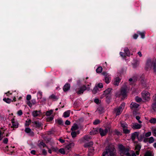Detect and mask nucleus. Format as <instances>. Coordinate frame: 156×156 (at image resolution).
Segmentation results:
<instances>
[{
	"mask_svg": "<svg viewBox=\"0 0 156 156\" xmlns=\"http://www.w3.org/2000/svg\"><path fill=\"white\" fill-rule=\"evenodd\" d=\"M90 138L91 137L89 135L85 136L83 137V139L86 141H88Z\"/></svg>",
	"mask_w": 156,
	"mask_h": 156,
	"instance_id": "72a5a7b5",
	"label": "nucleus"
},
{
	"mask_svg": "<svg viewBox=\"0 0 156 156\" xmlns=\"http://www.w3.org/2000/svg\"><path fill=\"white\" fill-rule=\"evenodd\" d=\"M78 128V126L77 125H75L72 126L71 130L72 131H74L77 130Z\"/></svg>",
	"mask_w": 156,
	"mask_h": 156,
	"instance_id": "f704fd0d",
	"label": "nucleus"
},
{
	"mask_svg": "<svg viewBox=\"0 0 156 156\" xmlns=\"http://www.w3.org/2000/svg\"><path fill=\"white\" fill-rule=\"evenodd\" d=\"M97 86L98 87V88H102L103 87V85L102 83H99L98 84Z\"/></svg>",
	"mask_w": 156,
	"mask_h": 156,
	"instance_id": "6e6d98bb",
	"label": "nucleus"
},
{
	"mask_svg": "<svg viewBox=\"0 0 156 156\" xmlns=\"http://www.w3.org/2000/svg\"><path fill=\"white\" fill-rule=\"evenodd\" d=\"M141 95L143 99L146 101H148L151 99L150 94L147 91H143L141 93Z\"/></svg>",
	"mask_w": 156,
	"mask_h": 156,
	"instance_id": "7ed1b4c3",
	"label": "nucleus"
},
{
	"mask_svg": "<svg viewBox=\"0 0 156 156\" xmlns=\"http://www.w3.org/2000/svg\"><path fill=\"white\" fill-rule=\"evenodd\" d=\"M127 89V87L126 86H124L121 88V94L123 97H126V90Z\"/></svg>",
	"mask_w": 156,
	"mask_h": 156,
	"instance_id": "1a4fd4ad",
	"label": "nucleus"
},
{
	"mask_svg": "<svg viewBox=\"0 0 156 156\" xmlns=\"http://www.w3.org/2000/svg\"><path fill=\"white\" fill-rule=\"evenodd\" d=\"M125 105V103H122L119 108L115 109L114 111L117 115H119L121 114L124 109Z\"/></svg>",
	"mask_w": 156,
	"mask_h": 156,
	"instance_id": "20e7f679",
	"label": "nucleus"
},
{
	"mask_svg": "<svg viewBox=\"0 0 156 156\" xmlns=\"http://www.w3.org/2000/svg\"><path fill=\"white\" fill-rule=\"evenodd\" d=\"M40 111H37V110L34 111L32 112V115L34 117H36L40 114Z\"/></svg>",
	"mask_w": 156,
	"mask_h": 156,
	"instance_id": "aec40b11",
	"label": "nucleus"
},
{
	"mask_svg": "<svg viewBox=\"0 0 156 156\" xmlns=\"http://www.w3.org/2000/svg\"><path fill=\"white\" fill-rule=\"evenodd\" d=\"M53 112V111L52 110H51L49 111H47L45 113V115L47 116H50L52 114Z\"/></svg>",
	"mask_w": 156,
	"mask_h": 156,
	"instance_id": "cd10ccee",
	"label": "nucleus"
},
{
	"mask_svg": "<svg viewBox=\"0 0 156 156\" xmlns=\"http://www.w3.org/2000/svg\"><path fill=\"white\" fill-rule=\"evenodd\" d=\"M141 148V146L139 144H136L135 147V149L139 151Z\"/></svg>",
	"mask_w": 156,
	"mask_h": 156,
	"instance_id": "8fccbe9b",
	"label": "nucleus"
},
{
	"mask_svg": "<svg viewBox=\"0 0 156 156\" xmlns=\"http://www.w3.org/2000/svg\"><path fill=\"white\" fill-rule=\"evenodd\" d=\"M99 133H100L101 136H105L106 135L108 131H110L111 128L110 127H106L105 129H103L101 128H99Z\"/></svg>",
	"mask_w": 156,
	"mask_h": 156,
	"instance_id": "423d86ee",
	"label": "nucleus"
},
{
	"mask_svg": "<svg viewBox=\"0 0 156 156\" xmlns=\"http://www.w3.org/2000/svg\"><path fill=\"white\" fill-rule=\"evenodd\" d=\"M3 100L4 101L8 103H10L11 102H12L13 101L11 99H10L9 98H5L3 99Z\"/></svg>",
	"mask_w": 156,
	"mask_h": 156,
	"instance_id": "c85d7f7f",
	"label": "nucleus"
},
{
	"mask_svg": "<svg viewBox=\"0 0 156 156\" xmlns=\"http://www.w3.org/2000/svg\"><path fill=\"white\" fill-rule=\"evenodd\" d=\"M70 88V84L69 83H66L64 86L63 90L64 91H66L69 89Z\"/></svg>",
	"mask_w": 156,
	"mask_h": 156,
	"instance_id": "4be33fe9",
	"label": "nucleus"
},
{
	"mask_svg": "<svg viewBox=\"0 0 156 156\" xmlns=\"http://www.w3.org/2000/svg\"><path fill=\"white\" fill-rule=\"evenodd\" d=\"M42 153L44 155H46L47 154V152L44 149H43Z\"/></svg>",
	"mask_w": 156,
	"mask_h": 156,
	"instance_id": "13d9d810",
	"label": "nucleus"
},
{
	"mask_svg": "<svg viewBox=\"0 0 156 156\" xmlns=\"http://www.w3.org/2000/svg\"><path fill=\"white\" fill-rule=\"evenodd\" d=\"M151 132H148L145 133V136L146 137H148L150 136H151Z\"/></svg>",
	"mask_w": 156,
	"mask_h": 156,
	"instance_id": "3c124183",
	"label": "nucleus"
},
{
	"mask_svg": "<svg viewBox=\"0 0 156 156\" xmlns=\"http://www.w3.org/2000/svg\"><path fill=\"white\" fill-rule=\"evenodd\" d=\"M71 135L73 138L75 137L76 136V132L75 131H72L71 133Z\"/></svg>",
	"mask_w": 156,
	"mask_h": 156,
	"instance_id": "a19ab883",
	"label": "nucleus"
},
{
	"mask_svg": "<svg viewBox=\"0 0 156 156\" xmlns=\"http://www.w3.org/2000/svg\"><path fill=\"white\" fill-rule=\"evenodd\" d=\"M153 109L156 112V102L153 103L151 105Z\"/></svg>",
	"mask_w": 156,
	"mask_h": 156,
	"instance_id": "c9c22d12",
	"label": "nucleus"
},
{
	"mask_svg": "<svg viewBox=\"0 0 156 156\" xmlns=\"http://www.w3.org/2000/svg\"><path fill=\"white\" fill-rule=\"evenodd\" d=\"M112 89L111 88H108L104 91L103 95L106 97V101L109 102L111 99V91Z\"/></svg>",
	"mask_w": 156,
	"mask_h": 156,
	"instance_id": "f257e3e1",
	"label": "nucleus"
},
{
	"mask_svg": "<svg viewBox=\"0 0 156 156\" xmlns=\"http://www.w3.org/2000/svg\"><path fill=\"white\" fill-rule=\"evenodd\" d=\"M31 153L33 154H35L36 153V151L35 150H32L31 151Z\"/></svg>",
	"mask_w": 156,
	"mask_h": 156,
	"instance_id": "774afa93",
	"label": "nucleus"
},
{
	"mask_svg": "<svg viewBox=\"0 0 156 156\" xmlns=\"http://www.w3.org/2000/svg\"><path fill=\"white\" fill-rule=\"evenodd\" d=\"M138 36V34H135L133 35V38L135 39H136L137 38Z\"/></svg>",
	"mask_w": 156,
	"mask_h": 156,
	"instance_id": "338daca9",
	"label": "nucleus"
},
{
	"mask_svg": "<svg viewBox=\"0 0 156 156\" xmlns=\"http://www.w3.org/2000/svg\"><path fill=\"white\" fill-rule=\"evenodd\" d=\"M52 149L54 151H55V152L57 151H58V148L57 147L56 148L52 147Z\"/></svg>",
	"mask_w": 156,
	"mask_h": 156,
	"instance_id": "69168bd1",
	"label": "nucleus"
},
{
	"mask_svg": "<svg viewBox=\"0 0 156 156\" xmlns=\"http://www.w3.org/2000/svg\"><path fill=\"white\" fill-rule=\"evenodd\" d=\"M102 74L104 76L105 82L107 84L109 83L111 80L110 75L108 73L105 72H102Z\"/></svg>",
	"mask_w": 156,
	"mask_h": 156,
	"instance_id": "0eeeda50",
	"label": "nucleus"
},
{
	"mask_svg": "<svg viewBox=\"0 0 156 156\" xmlns=\"http://www.w3.org/2000/svg\"><path fill=\"white\" fill-rule=\"evenodd\" d=\"M102 70V68L101 66L98 67L96 69V72L98 73H101Z\"/></svg>",
	"mask_w": 156,
	"mask_h": 156,
	"instance_id": "2f4dec72",
	"label": "nucleus"
},
{
	"mask_svg": "<svg viewBox=\"0 0 156 156\" xmlns=\"http://www.w3.org/2000/svg\"><path fill=\"white\" fill-rule=\"evenodd\" d=\"M144 156H152V155L151 152L148 151L145 153Z\"/></svg>",
	"mask_w": 156,
	"mask_h": 156,
	"instance_id": "ea45409f",
	"label": "nucleus"
},
{
	"mask_svg": "<svg viewBox=\"0 0 156 156\" xmlns=\"http://www.w3.org/2000/svg\"><path fill=\"white\" fill-rule=\"evenodd\" d=\"M139 105L135 102H132L130 105V107L131 108L136 109L138 108Z\"/></svg>",
	"mask_w": 156,
	"mask_h": 156,
	"instance_id": "f3484780",
	"label": "nucleus"
},
{
	"mask_svg": "<svg viewBox=\"0 0 156 156\" xmlns=\"http://www.w3.org/2000/svg\"><path fill=\"white\" fill-rule=\"evenodd\" d=\"M31 122V120L30 119H29L28 120H27L26 121L25 124V126H28L29 125Z\"/></svg>",
	"mask_w": 156,
	"mask_h": 156,
	"instance_id": "a18cd8bd",
	"label": "nucleus"
},
{
	"mask_svg": "<svg viewBox=\"0 0 156 156\" xmlns=\"http://www.w3.org/2000/svg\"><path fill=\"white\" fill-rule=\"evenodd\" d=\"M94 102H95L96 103L98 104L99 102V100L98 99H94Z\"/></svg>",
	"mask_w": 156,
	"mask_h": 156,
	"instance_id": "0e129e2a",
	"label": "nucleus"
},
{
	"mask_svg": "<svg viewBox=\"0 0 156 156\" xmlns=\"http://www.w3.org/2000/svg\"><path fill=\"white\" fill-rule=\"evenodd\" d=\"M27 104L30 107H31L32 106L31 101H29L27 102Z\"/></svg>",
	"mask_w": 156,
	"mask_h": 156,
	"instance_id": "4d7b16f0",
	"label": "nucleus"
},
{
	"mask_svg": "<svg viewBox=\"0 0 156 156\" xmlns=\"http://www.w3.org/2000/svg\"><path fill=\"white\" fill-rule=\"evenodd\" d=\"M65 123L66 125H69L70 124V122L68 120H67L66 121Z\"/></svg>",
	"mask_w": 156,
	"mask_h": 156,
	"instance_id": "e2e57ef3",
	"label": "nucleus"
},
{
	"mask_svg": "<svg viewBox=\"0 0 156 156\" xmlns=\"http://www.w3.org/2000/svg\"><path fill=\"white\" fill-rule=\"evenodd\" d=\"M121 80V79L119 77L115 78L114 80L113 84L115 86H118Z\"/></svg>",
	"mask_w": 156,
	"mask_h": 156,
	"instance_id": "f8f14e48",
	"label": "nucleus"
},
{
	"mask_svg": "<svg viewBox=\"0 0 156 156\" xmlns=\"http://www.w3.org/2000/svg\"><path fill=\"white\" fill-rule=\"evenodd\" d=\"M32 105H34L36 103V101L35 99H33L31 101Z\"/></svg>",
	"mask_w": 156,
	"mask_h": 156,
	"instance_id": "bf43d9fd",
	"label": "nucleus"
},
{
	"mask_svg": "<svg viewBox=\"0 0 156 156\" xmlns=\"http://www.w3.org/2000/svg\"><path fill=\"white\" fill-rule=\"evenodd\" d=\"M37 95L39 97L38 98V99L40 98L41 99L42 97V93L40 91L38 92L37 93Z\"/></svg>",
	"mask_w": 156,
	"mask_h": 156,
	"instance_id": "49530a36",
	"label": "nucleus"
},
{
	"mask_svg": "<svg viewBox=\"0 0 156 156\" xmlns=\"http://www.w3.org/2000/svg\"><path fill=\"white\" fill-rule=\"evenodd\" d=\"M135 100L137 102H140L142 101V99L141 98L136 96L135 97Z\"/></svg>",
	"mask_w": 156,
	"mask_h": 156,
	"instance_id": "37998d69",
	"label": "nucleus"
},
{
	"mask_svg": "<svg viewBox=\"0 0 156 156\" xmlns=\"http://www.w3.org/2000/svg\"><path fill=\"white\" fill-rule=\"evenodd\" d=\"M61 154H65V150L64 148H60L58 151Z\"/></svg>",
	"mask_w": 156,
	"mask_h": 156,
	"instance_id": "e433bc0d",
	"label": "nucleus"
},
{
	"mask_svg": "<svg viewBox=\"0 0 156 156\" xmlns=\"http://www.w3.org/2000/svg\"><path fill=\"white\" fill-rule=\"evenodd\" d=\"M124 51L125 54L127 56H129L130 53L129 50L128 48L126 47L124 49Z\"/></svg>",
	"mask_w": 156,
	"mask_h": 156,
	"instance_id": "393cba45",
	"label": "nucleus"
},
{
	"mask_svg": "<svg viewBox=\"0 0 156 156\" xmlns=\"http://www.w3.org/2000/svg\"><path fill=\"white\" fill-rule=\"evenodd\" d=\"M152 67L154 74L156 75V58L155 59L154 62H153Z\"/></svg>",
	"mask_w": 156,
	"mask_h": 156,
	"instance_id": "5701e85b",
	"label": "nucleus"
},
{
	"mask_svg": "<svg viewBox=\"0 0 156 156\" xmlns=\"http://www.w3.org/2000/svg\"><path fill=\"white\" fill-rule=\"evenodd\" d=\"M57 123L60 125H62L63 124V121L61 119H58L57 120Z\"/></svg>",
	"mask_w": 156,
	"mask_h": 156,
	"instance_id": "09e8293b",
	"label": "nucleus"
},
{
	"mask_svg": "<svg viewBox=\"0 0 156 156\" xmlns=\"http://www.w3.org/2000/svg\"><path fill=\"white\" fill-rule=\"evenodd\" d=\"M33 126L38 128H40L43 125L41 123L37 121H34L32 122Z\"/></svg>",
	"mask_w": 156,
	"mask_h": 156,
	"instance_id": "9b49d317",
	"label": "nucleus"
},
{
	"mask_svg": "<svg viewBox=\"0 0 156 156\" xmlns=\"http://www.w3.org/2000/svg\"><path fill=\"white\" fill-rule=\"evenodd\" d=\"M26 98L27 100L29 101L31 98V96L30 94L27 95V96Z\"/></svg>",
	"mask_w": 156,
	"mask_h": 156,
	"instance_id": "680f3d73",
	"label": "nucleus"
},
{
	"mask_svg": "<svg viewBox=\"0 0 156 156\" xmlns=\"http://www.w3.org/2000/svg\"><path fill=\"white\" fill-rule=\"evenodd\" d=\"M11 122L12 126H11L12 128H17L19 126V123L17 120H15L14 118L11 119Z\"/></svg>",
	"mask_w": 156,
	"mask_h": 156,
	"instance_id": "9d476101",
	"label": "nucleus"
},
{
	"mask_svg": "<svg viewBox=\"0 0 156 156\" xmlns=\"http://www.w3.org/2000/svg\"><path fill=\"white\" fill-rule=\"evenodd\" d=\"M87 89L86 86L83 85L76 89L77 94L79 95L83 94L84 92Z\"/></svg>",
	"mask_w": 156,
	"mask_h": 156,
	"instance_id": "39448f33",
	"label": "nucleus"
},
{
	"mask_svg": "<svg viewBox=\"0 0 156 156\" xmlns=\"http://www.w3.org/2000/svg\"><path fill=\"white\" fill-rule=\"evenodd\" d=\"M100 122V121L98 119H96L93 122V124L94 125H97Z\"/></svg>",
	"mask_w": 156,
	"mask_h": 156,
	"instance_id": "603ef678",
	"label": "nucleus"
},
{
	"mask_svg": "<svg viewBox=\"0 0 156 156\" xmlns=\"http://www.w3.org/2000/svg\"><path fill=\"white\" fill-rule=\"evenodd\" d=\"M144 136V135L143 134L140 135V136L139 135L137 138L138 140L140 141H142L143 138Z\"/></svg>",
	"mask_w": 156,
	"mask_h": 156,
	"instance_id": "58836bf2",
	"label": "nucleus"
},
{
	"mask_svg": "<svg viewBox=\"0 0 156 156\" xmlns=\"http://www.w3.org/2000/svg\"><path fill=\"white\" fill-rule=\"evenodd\" d=\"M139 135V132H135L132 134L131 139L133 141H134L136 137L137 138V136Z\"/></svg>",
	"mask_w": 156,
	"mask_h": 156,
	"instance_id": "dca6fc26",
	"label": "nucleus"
},
{
	"mask_svg": "<svg viewBox=\"0 0 156 156\" xmlns=\"http://www.w3.org/2000/svg\"><path fill=\"white\" fill-rule=\"evenodd\" d=\"M99 129L98 128H97L94 129L90 133V134L91 135H94L98 133H99Z\"/></svg>",
	"mask_w": 156,
	"mask_h": 156,
	"instance_id": "2eb2a0df",
	"label": "nucleus"
},
{
	"mask_svg": "<svg viewBox=\"0 0 156 156\" xmlns=\"http://www.w3.org/2000/svg\"><path fill=\"white\" fill-rule=\"evenodd\" d=\"M8 142V139L7 138H5L3 140V142L4 144H7Z\"/></svg>",
	"mask_w": 156,
	"mask_h": 156,
	"instance_id": "052dcab7",
	"label": "nucleus"
},
{
	"mask_svg": "<svg viewBox=\"0 0 156 156\" xmlns=\"http://www.w3.org/2000/svg\"><path fill=\"white\" fill-rule=\"evenodd\" d=\"M154 141V138L151 136L149 138L148 142L149 143L151 144L153 143Z\"/></svg>",
	"mask_w": 156,
	"mask_h": 156,
	"instance_id": "4c0bfd02",
	"label": "nucleus"
},
{
	"mask_svg": "<svg viewBox=\"0 0 156 156\" xmlns=\"http://www.w3.org/2000/svg\"><path fill=\"white\" fill-rule=\"evenodd\" d=\"M99 91L98 88L97 86H95L92 90V92L94 94H96Z\"/></svg>",
	"mask_w": 156,
	"mask_h": 156,
	"instance_id": "b1692460",
	"label": "nucleus"
},
{
	"mask_svg": "<svg viewBox=\"0 0 156 156\" xmlns=\"http://www.w3.org/2000/svg\"><path fill=\"white\" fill-rule=\"evenodd\" d=\"M118 147L119 151L121 153L122 152H123L125 150L126 148L125 147V146H123L122 144H119Z\"/></svg>",
	"mask_w": 156,
	"mask_h": 156,
	"instance_id": "412c9836",
	"label": "nucleus"
},
{
	"mask_svg": "<svg viewBox=\"0 0 156 156\" xmlns=\"http://www.w3.org/2000/svg\"><path fill=\"white\" fill-rule=\"evenodd\" d=\"M17 114L19 116L23 114V112L22 110H19L17 112Z\"/></svg>",
	"mask_w": 156,
	"mask_h": 156,
	"instance_id": "864d4df0",
	"label": "nucleus"
},
{
	"mask_svg": "<svg viewBox=\"0 0 156 156\" xmlns=\"http://www.w3.org/2000/svg\"><path fill=\"white\" fill-rule=\"evenodd\" d=\"M25 131L27 133H29V134L31 136H33L34 135V132L32 131L31 129L29 128H26Z\"/></svg>",
	"mask_w": 156,
	"mask_h": 156,
	"instance_id": "a211bd4d",
	"label": "nucleus"
},
{
	"mask_svg": "<svg viewBox=\"0 0 156 156\" xmlns=\"http://www.w3.org/2000/svg\"><path fill=\"white\" fill-rule=\"evenodd\" d=\"M98 111L99 113L101 114L104 112V109L101 107H99L98 109Z\"/></svg>",
	"mask_w": 156,
	"mask_h": 156,
	"instance_id": "7c9ffc66",
	"label": "nucleus"
},
{
	"mask_svg": "<svg viewBox=\"0 0 156 156\" xmlns=\"http://www.w3.org/2000/svg\"><path fill=\"white\" fill-rule=\"evenodd\" d=\"M153 62L151 59H148L147 61L145 69L146 70H149L151 68L152 65L153 66Z\"/></svg>",
	"mask_w": 156,
	"mask_h": 156,
	"instance_id": "6e6552de",
	"label": "nucleus"
},
{
	"mask_svg": "<svg viewBox=\"0 0 156 156\" xmlns=\"http://www.w3.org/2000/svg\"><path fill=\"white\" fill-rule=\"evenodd\" d=\"M53 118L54 116H51L48 117L46 119L47 121V122L51 121L53 119Z\"/></svg>",
	"mask_w": 156,
	"mask_h": 156,
	"instance_id": "79ce46f5",
	"label": "nucleus"
},
{
	"mask_svg": "<svg viewBox=\"0 0 156 156\" xmlns=\"http://www.w3.org/2000/svg\"><path fill=\"white\" fill-rule=\"evenodd\" d=\"M132 128L133 129H140L142 127L141 124H138L137 123H135L132 124Z\"/></svg>",
	"mask_w": 156,
	"mask_h": 156,
	"instance_id": "4468645a",
	"label": "nucleus"
},
{
	"mask_svg": "<svg viewBox=\"0 0 156 156\" xmlns=\"http://www.w3.org/2000/svg\"><path fill=\"white\" fill-rule=\"evenodd\" d=\"M74 143H71L66 146L65 147V150L66 151L70 150L71 148L73 147L74 146Z\"/></svg>",
	"mask_w": 156,
	"mask_h": 156,
	"instance_id": "ddd939ff",
	"label": "nucleus"
},
{
	"mask_svg": "<svg viewBox=\"0 0 156 156\" xmlns=\"http://www.w3.org/2000/svg\"><path fill=\"white\" fill-rule=\"evenodd\" d=\"M70 113V111H67L64 112L63 114L64 117L65 118L68 117L69 116Z\"/></svg>",
	"mask_w": 156,
	"mask_h": 156,
	"instance_id": "a878e982",
	"label": "nucleus"
},
{
	"mask_svg": "<svg viewBox=\"0 0 156 156\" xmlns=\"http://www.w3.org/2000/svg\"><path fill=\"white\" fill-rule=\"evenodd\" d=\"M49 99L55 101L57 100L58 99L59 97L54 94H52L49 97Z\"/></svg>",
	"mask_w": 156,
	"mask_h": 156,
	"instance_id": "6ab92c4d",
	"label": "nucleus"
},
{
	"mask_svg": "<svg viewBox=\"0 0 156 156\" xmlns=\"http://www.w3.org/2000/svg\"><path fill=\"white\" fill-rule=\"evenodd\" d=\"M129 149L128 148H126L125 150L123 152H122L121 153L126 155H127V154L129 153Z\"/></svg>",
	"mask_w": 156,
	"mask_h": 156,
	"instance_id": "bb28decb",
	"label": "nucleus"
},
{
	"mask_svg": "<svg viewBox=\"0 0 156 156\" xmlns=\"http://www.w3.org/2000/svg\"><path fill=\"white\" fill-rule=\"evenodd\" d=\"M153 135L154 136H156V128L154 129L152 131Z\"/></svg>",
	"mask_w": 156,
	"mask_h": 156,
	"instance_id": "5fc2aeb1",
	"label": "nucleus"
},
{
	"mask_svg": "<svg viewBox=\"0 0 156 156\" xmlns=\"http://www.w3.org/2000/svg\"><path fill=\"white\" fill-rule=\"evenodd\" d=\"M138 34L141 36V37L142 38H144L145 37V32H138Z\"/></svg>",
	"mask_w": 156,
	"mask_h": 156,
	"instance_id": "c03bdc74",
	"label": "nucleus"
},
{
	"mask_svg": "<svg viewBox=\"0 0 156 156\" xmlns=\"http://www.w3.org/2000/svg\"><path fill=\"white\" fill-rule=\"evenodd\" d=\"M150 122L152 124H154L156 123V118H152L149 120Z\"/></svg>",
	"mask_w": 156,
	"mask_h": 156,
	"instance_id": "c756f323",
	"label": "nucleus"
},
{
	"mask_svg": "<svg viewBox=\"0 0 156 156\" xmlns=\"http://www.w3.org/2000/svg\"><path fill=\"white\" fill-rule=\"evenodd\" d=\"M39 146L40 147L41 146L43 147H45L46 146V145L43 142H41L40 143Z\"/></svg>",
	"mask_w": 156,
	"mask_h": 156,
	"instance_id": "de8ad7c7",
	"label": "nucleus"
},
{
	"mask_svg": "<svg viewBox=\"0 0 156 156\" xmlns=\"http://www.w3.org/2000/svg\"><path fill=\"white\" fill-rule=\"evenodd\" d=\"M121 126L122 127L123 132L124 133L128 134L130 132V130L128 129V125L126 122L121 121L120 122Z\"/></svg>",
	"mask_w": 156,
	"mask_h": 156,
	"instance_id": "f03ea898",
	"label": "nucleus"
},
{
	"mask_svg": "<svg viewBox=\"0 0 156 156\" xmlns=\"http://www.w3.org/2000/svg\"><path fill=\"white\" fill-rule=\"evenodd\" d=\"M93 145V142H90L89 143L86 144L84 145V147H88L91 146Z\"/></svg>",
	"mask_w": 156,
	"mask_h": 156,
	"instance_id": "473e14b6",
	"label": "nucleus"
}]
</instances>
